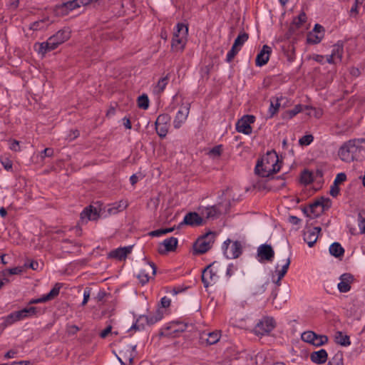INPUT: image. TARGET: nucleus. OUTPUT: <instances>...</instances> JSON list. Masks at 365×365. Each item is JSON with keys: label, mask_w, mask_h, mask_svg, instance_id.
Masks as SVG:
<instances>
[{"label": "nucleus", "mask_w": 365, "mask_h": 365, "mask_svg": "<svg viewBox=\"0 0 365 365\" xmlns=\"http://www.w3.org/2000/svg\"><path fill=\"white\" fill-rule=\"evenodd\" d=\"M335 341L336 344L344 346H347L351 344L349 336L343 334L341 331H337L335 334Z\"/></svg>", "instance_id": "2f4dec72"}, {"label": "nucleus", "mask_w": 365, "mask_h": 365, "mask_svg": "<svg viewBox=\"0 0 365 365\" xmlns=\"http://www.w3.org/2000/svg\"><path fill=\"white\" fill-rule=\"evenodd\" d=\"M321 231V227H315L312 230L306 231L304 234V240L309 247H312L318 239V235Z\"/></svg>", "instance_id": "393cba45"}, {"label": "nucleus", "mask_w": 365, "mask_h": 365, "mask_svg": "<svg viewBox=\"0 0 365 365\" xmlns=\"http://www.w3.org/2000/svg\"><path fill=\"white\" fill-rule=\"evenodd\" d=\"M48 26V24H46V20H40L35 22H33L30 25V29L33 31H40L46 29Z\"/></svg>", "instance_id": "e433bc0d"}, {"label": "nucleus", "mask_w": 365, "mask_h": 365, "mask_svg": "<svg viewBox=\"0 0 365 365\" xmlns=\"http://www.w3.org/2000/svg\"><path fill=\"white\" fill-rule=\"evenodd\" d=\"M339 192V185L333 183V185L331 186L330 189V195L333 197H336L338 195Z\"/></svg>", "instance_id": "680f3d73"}, {"label": "nucleus", "mask_w": 365, "mask_h": 365, "mask_svg": "<svg viewBox=\"0 0 365 365\" xmlns=\"http://www.w3.org/2000/svg\"><path fill=\"white\" fill-rule=\"evenodd\" d=\"M220 267V263L215 262L204 269L202 281L205 287L215 284L219 280Z\"/></svg>", "instance_id": "423d86ee"}, {"label": "nucleus", "mask_w": 365, "mask_h": 365, "mask_svg": "<svg viewBox=\"0 0 365 365\" xmlns=\"http://www.w3.org/2000/svg\"><path fill=\"white\" fill-rule=\"evenodd\" d=\"M53 154V150L51 148H46L41 153V158L51 157Z\"/></svg>", "instance_id": "338daca9"}, {"label": "nucleus", "mask_w": 365, "mask_h": 365, "mask_svg": "<svg viewBox=\"0 0 365 365\" xmlns=\"http://www.w3.org/2000/svg\"><path fill=\"white\" fill-rule=\"evenodd\" d=\"M358 225H359L361 233H365V217H363V216L361 215H359V220Z\"/></svg>", "instance_id": "bf43d9fd"}, {"label": "nucleus", "mask_w": 365, "mask_h": 365, "mask_svg": "<svg viewBox=\"0 0 365 365\" xmlns=\"http://www.w3.org/2000/svg\"><path fill=\"white\" fill-rule=\"evenodd\" d=\"M111 330H112V327L111 326H108V327H106L104 330H103L101 334H100V336L101 338H106L108 334L111 333V334H113L115 335H117L118 333L117 332H111Z\"/></svg>", "instance_id": "052dcab7"}, {"label": "nucleus", "mask_w": 365, "mask_h": 365, "mask_svg": "<svg viewBox=\"0 0 365 365\" xmlns=\"http://www.w3.org/2000/svg\"><path fill=\"white\" fill-rule=\"evenodd\" d=\"M100 217L98 210L90 205L86 207L81 213V220L82 222H87L89 220H96Z\"/></svg>", "instance_id": "6ab92c4d"}, {"label": "nucleus", "mask_w": 365, "mask_h": 365, "mask_svg": "<svg viewBox=\"0 0 365 365\" xmlns=\"http://www.w3.org/2000/svg\"><path fill=\"white\" fill-rule=\"evenodd\" d=\"M190 110V104L189 103H183L180 105L173 123L175 129H179L186 122Z\"/></svg>", "instance_id": "9d476101"}, {"label": "nucleus", "mask_w": 365, "mask_h": 365, "mask_svg": "<svg viewBox=\"0 0 365 365\" xmlns=\"http://www.w3.org/2000/svg\"><path fill=\"white\" fill-rule=\"evenodd\" d=\"M328 354L325 349H320L317 351H314L310 355V359L312 362L318 364H322L326 362L327 360Z\"/></svg>", "instance_id": "cd10ccee"}, {"label": "nucleus", "mask_w": 365, "mask_h": 365, "mask_svg": "<svg viewBox=\"0 0 365 365\" xmlns=\"http://www.w3.org/2000/svg\"><path fill=\"white\" fill-rule=\"evenodd\" d=\"M343 46L341 44H336L333 46L331 53L326 56V61L329 63H334L341 60Z\"/></svg>", "instance_id": "b1692460"}, {"label": "nucleus", "mask_w": 365, "mask_h": 365, "mask_svg": "<svg viewBox=\"0 0 365 365\" xmlns=\"http://www.w3.org/2000/svg\"><path fill=\"white\" fill-rule=\"evenodd\" d=\"M83 6L81 0H73L62 4V8L69 11Z\"/></svg>", "instance_id": "c9c22d12"}, {"label": "nucleus", "mask_w": 365, "mask_h": 365, "mask_svg": "<svg viewBox=\"0 0 365 365\" xmlns=\"http://www.w3.org/2000/svg\"><path fill=\"white\" fill-rule=\"evenodd\" d=\"M222 153V145H217L212 148L209 153L208 155L210 158H218Z\"/></svg>", "instance_id": "c03bdc74"}, {"label": "nucleus", "mask_w": 365, "mask_h": 365, "mask_svg": "<svg viewBox=\"0 0 365 365\" xmlns=\"http://www.w3.org/2000/svg\"><path fill=\"white\" fill-rule=\"evenodd\" d=\"M301 180L305 184H309L313 180L312 175L307 170H304L301 175Z\"/></svg>", "instance_id": "a18cd8bd"}, {"label": "nucleus", "mask_w": 365, "mask_h": 365, "mask_svg": "<svg viewBox=\"0 0 365 365\" xmlns=\"http://www.w3.org/2000/svg\"><path fill=\"white\" fill-rule=\"evenodd\" d=\"M174 230L173 227L171 228H166V229H159L154 231H152L149 233V235L152 237H160L163 235L168 234L169 232H171Z\"/></svg>", "instance_id": "a19ab883"}, {"label": "nucleus", "mask_w": 365, "mask_h": 365, "mask_svg": "<svg viewBox=\"0 0 365 365\" xmlns=\"http://www.w3.org/2000/svg\"><path fill=\"white\" fill-rule=\"evenodd\" d=\"M274 252L271 245L263 244L258 247L257 258L259 262H271L274 259Z\"/></svg>", "instance_id": "2eb2a0df"}, {"label": "nucleus", "mask_w": 365, "mask_h": 365, "mask_svg": "<svg viewBox=\"0 0 365 365\" xmlns=\"http://www.w3.org/2000/svg\"><path fill=\"white\" fill-rule=\"evenodd\" d=\"M69 13L68 9H64L62 8V4L57 6L55 9V14L57 16H65Z\"/></svg>", "instance_id": "4d7b16f0"}, {"label": "nucleus", "mask_w": 365, "mask_h": 365, "mask_svg": "<svg viewBox=\"0 0 365 365\" xmlns=\"http://www.w3.org/2000/svg\"><path fill=\"white\" fill-rule=\"evenodd\" d=\"M255 116L247 115H244L240 120L236 123V130L239 133H244L245 135H250L252 133L251 124L255 122Z\"/></svg>", "instance_id": "ddd939ff"}, {"label": "nucleus", "mask_w": 365, "mask_h": 365, "mask_svg": "<svg viewBox=\"0 0 365 365\" xmlns=\"http://www.w3.org/2000/svg\"><path fill=\"white\" fill-rule=\"evenodd\" d=\"M248 39V34L242 32L240 33L236 39L234 41L233 46L234 47H237L240 50L241 49L243 44L247 41Z\"/></svg>", "instance_id": "f704fd0d"}, {"label": "nucleus", "mask_w": 365, "mask_h": 365, "mask_svg": "<svg viewBox=\"0 0 365 365\" xmlns=\"http://www.w3.org/2000/svg\"><path fill=\"white\" fill-rule=\"evenodd\" d=\"M163 317V312L160 308L156 309L154 313L148 315H141L136 320L130 329L128 330V332L133 331L140 330L143 329L145 325H153L156 322L160 321Z\"/></svg>", "instance_id": "20e7f679"}, {"label": "nucleus", "mask_w": 365, "mask_h": 365, "mask_svg": "<svg viewBox=\"0 0 365 365\" xmlns=\"http://www.w3.org/2000/svg\"><path fill=\"white\" fill-rule=\"evenodd\" d=\"M339 281L337 284L339 291L341 293H346L351 289V285L354 282V277L349 273H344L339 277Z\"/></svg>", "instance_id": "a211bd4d"}, {"label": "nucleus", "mask_w": 365, "mask_h": 365, "mask_svg": "<svg viewBox=\"0 0 365 365\" xmlns=\"http://www.w3.org/2000/svg\"><path fill=\"white\" fill-rule=\"evenodd\" d=\"M276 326V322L272 317H263L255 327L253 332L257 336H264L272 331Z\"/></svg>", "instance_id": "0eeeda50"}, {"label": "nucleus", "mask_w": 365, "mask_h": 365, "mask_svg": "<svg viewBox=\"0 0 365 365\" xmlns=\"http://www.w3.org/2000/svg\"><path fill=\"white\" fill-rule=\"evenodd\" d=\"M359 4V0H355L354 5L351 6L350 9L351 15H356L358 14V5Z\"/></svg>", "instance_id": "69168bd1"}, {"label": "nucleus", "mask_w": 365, "mask_h": 365, "mask_svg": "<svg viewBox=\"0 0 365 365\" xmlns=\"http://www.w3.org/2000/svg\"><path fill=\"white\" fill-rule=\"evenodd\" d=\"M289 264H290V258L289 257H287V259H285L284 260V264L282 265L281 269H278L279 265L277 264L275 272H276V274L277 275V280H275L274 277L273 276L274 282H275L278 285L279 284V282L281 281V279L284 277V275L287 272Z\"/></svg>", "instance_id": "a878e982"}, {"label": "nucleus", "mask_w": 365, "mask_h": 365, "mask_svg": "<svg viewBox=\"0 0 365 365\" xmlns=\"http://www.w3.org/2000/svg\"><path fill=\"white\" fill-rule=\"evenodd\" d=\"M344 252V248L338 242H334L329 247V253L335 257H341Z\"/></svg>", "instance_id": "473e14b6"}, {"label": "nucleus", "mask_w": 365, "mask_h": 365, "mask_svg": "<svg viewBox=\"0 0 365 365\" xmlns=\"http://www.w3.org/2000/svg\"><path fill=\"white\" fill-rule=\"evenodd\" d=\"M171 300L168 297H163L160 299V304L162 308H167L170 305Z\"/></svg>", "instance_id": "e2e57ef3"}, {"label": "nucleus", "mask_w": 365, "mask_h": 365, "mask_svg": "<svg viewBox=\"0 0 365 365\" xmlns=\"http://www.w3.org/2000/svg\"><path fill=\"white\" fill-rule=\"evenodd\" d=\"M131 246L118 248L111 252L110 256L119 260H122L125 259L127 255L131 252Z\"/></svg>", "instance_id": "c85d7f7f"}, {"label": "nucleus", "mask_w": 365, "mask_h": 365, "mask_svg": "<svg viewBox=\"0 0 365 365\" xmlns=\"http://www.w3.org/2000/svg\"><path fill=\"white\" fill-rule=\"evenodd\" d=\"M282 98H273L270 100V106L268 110L269 117H273L279 110L281 106L280 101Z\"/></svg>", "instance_id": "7c9ffc66"}, {"label": "nucleus", "mask_w": 365, "mask_h": 365, "mask_svg": "<svg viewBox=\"0 0 365 365\" xmlns=\"http://www.w3.org/2000/svg\"><path fill=\"white\" fill-rule=\"evenodd\" d=\"M1 163L6 170H10L12 168V162L8 158H1Z\"/></svg>", "instance_id": "5fc2aeb1"}, {"label": "nucleus", "mask_w": 365, "mask_h": 365, "mask_svg": "<svg viewBox=\"0 0 365 365\" xmlns=\"http://www.w3.org/2000/svg\"><path fill=\"white\" fill-rule=\"evenodd\" d=\"M328 365H342V358L340 354H336L331 361H329Z\"/></svg>", "instance_id": "603ef678"}, {"label": "nucleus", "mask_w": 365, "mask_h": 365, "mask_svg": "<svg viewBox=\"0 0 365 365\" xmlns=\"http://www.w3.org/2000/svg\"><path fill=\"white\" fill-rule=\"evenodd\" d=\"M178 239L173 237L165 239L159 246L158 252L160 254H165L173 251L178 245Z\"/></svg>", "instance_id": "412c9836"}, {"label": "nucleus", "mask_w": 365, "mask_h": 365, "mask_svg": "<svg viewBox=\"0 0 365 365\" xmlns=\"http://www.w3.org/2000/svg\"><path fill=\"white\" fill-rule=\"evenodd\" d=\"M170 116L168 114L160 115L155 121V130L160 138H165L170 127Z\"/></svg>", "instance_id": "f8f14e48"}, {"label": "nucleus", "mask_w": 365, "mask_h": 365, "mask_svg": "<svg viewBox=\"0 0 365 365\" xmlns=\"http://www.w3.org/2000/svg\"><path fill=\"white\" fill-rule=\"evenodd\" d=\"M24 268L29 267L33 270H38L40 268V264L38 262L32 261L30 263H25Z\"/></svg>", "instance_id": "13d9d810"}, {"label": "nucleus", "mask_w": 365, "mask_h": 365, "mask_svg": "<svg viewBox=\"0 0 365 365\" xmlns=\"http://www.w3.org/2000/svg\"><path fill=\"white\" fill-rule=\"evenodd\" d=\"M280 169L279 158L275 151H268L255 166L257 174L263 178L269 177Z\"/></svg>", "instance_id": "f257e3e1"}, {"label": "nucleus", "mask_w": 365, "mask_h": 365, "mask_svg": "<svg viewBox=\"0 0 365 365\" xmlns=\"http://www.w3.org/2000/svg\"><path fill=\"white\" fill-rule=\"evenodd\" d=\"M70 36L71 30L69 28H64L49 37L46 41L36 43L35 46H38V52L43 55L56 49L59 45L67 41Z\"/></svg>", "instance_id": "f03ea898"}, {"label": "nucleus", "mask_w": 365, "mask_h": 365, "mask_svg": "<svg viewBox=\"0 0 365 365\" xmlns=\"http://www.w3.org/2000/svg\"><path fill=\"white\" fill-rule=\"evenodd\" d=\"M168 77L160 78L154 88V92L159 93L163 91L168 84Z\"/></svg>", "instance_id": "58836bf2"}, {"label": "nucleus", "mask_w": 365, "mask_h": 365, "mask_svg": "<svg viewBox=\"0 0 365 365\" xmlns=\"http://www.w3.org/2000/svg\"><path fill=\"white\" fill-rule=\"evenodd\" d=\"M205 336H206V341H207V344L210 345H212V344H215L220 340V334L219 331H215L213 332L204 334L202 337L204 338Z\"/></svg>", "instance_id": "72a5a7b5"}, {"label": "nucleus", "mask_w": 365, "mask_h": 365, "mask_svg": "<svg viewBox=\"0 0 365 365\" xmlns=\"http://www.w3.org/2000/svg\"><path fill=\"white\" fill-rule=\"evenodd\" d=\"M91 293V289L89 287H86L83 290V299L82 302V305L84 306L88 302Z\"/></svg>", "instance_id": "864d4df0"}, {"label": "nucleus", "mask_w": 365, "mask_h": 365, "mask_svg": "<svg viewBox=\"0 0 365 365\" xmlns=\"http://www.w3.org/2000/svg\"><path fill=\"white\" fill-rule=\"evenodd\" d=\"M120 354L123 356V357L129 361L130 364H133V359L135 357L136 352V345H128L126 347L120 351Z\"/></svg>", "instance_id": "bb28decb"}, {"label": "nucleus", "mask_w": 365, "mask_h": 365, "mask_svg": "<svg viewBox=\"0 0 365 365\" xmlns=\"http://www.w3.org/2000/svg\"><path fill=\"white\" fill-rule=\"evenodd\" d=\"M240 51V50L237 48V47H234V46L232 45L231 49L227 53L226 61L228 63L231 62L234 57Z\"/></svg>", "instance_id": "37998d69"}, {"label": "nucleus", "mask_w": 365, "mask_h": 365, "mask_svg": "<svg viewBox=\"0 0 365 365\" xmlns=\"http://www.w3.org/2000/svg\"><path fill=\"white\" fill-rule=\"evenodd\" d=\"M302 339L315 346L324 345L328 341V338L325 335H317L312 331H307L302 334Z\"/></svg>", "instance_id": "9b49d317"}, {"label": "nucleus", "mask_w": 365, "mask_h": 365, "mask_svg": "<svg viewBox=\"0 0 365 365\" xmlns=\"http://www.w3.org/2000/svg\"><path fill=\"white\" fill-rule=\"evenodd\" d=\"M346 179V175L344 173H338L334 180V184L339 185L344 182Z\"/></svg>", "instance_id": "6e6d98bb"}, {"label": "nucleus", "mask_w": 365, "mask_h": 365, "mask_svg": "<svg viewBox=\"0 0 365 365\" xmlns=\"http://www.w3.org/2000/svg\"><path fill=\"white\" fill-rule=\"evenodd\" d=\"M16 322H19V319L17 318V316H16L15 312L9 314L5 318V320H4L6 325H11L12 324H14Z\"/></svg>", "instance_id": "de8ad7c7"}, {"label": "nucleus", "mask_w": 365, "mask_h": 365, "mask_svg": "<svg viewBox=\"0 0 365 365\" xmlns=\"http://www.w3.org/2000/svg\"><path fill=\"white\" fill-rule=\"evenodd\" d=\"M363 140V139H352L344 143L338 151L339 158L346 163H350L356 159L362 148L361 143Z\"/></svg>", "instance_id": "7ed1b4c3"}, {"label": "nucleus", "mask_w": 365, "mask_h": 365, "mask_svg": "<svg viewBox=\"0 0 365 365\" xmlns=\"http://www.w3.org/2000/svg\"><path fill=\"white\" fill-rule=\"evenodd\" d=\"M303 108L308 109L309 106H302V105L298 104L295 106V107L293 109L287 110L286 112V115L288 116L289 118H292L297 114L302 111Z\"/></svg>", "instance_id": "4c0bfd02"}, {"label": "nucleus", "mask_w": 365, "mask_h": 365, "mask_svg": "<svg viewBox=\"0 0 365 365\" xmlns=\"http://www.w3.org/2000/svg\"><path fill=\"white\" fill-rule=\"evenodd\" d=\"M313 140L314 138L312 135H306L299 140V143L302 145H308L313 141Z\"/></svg>", "instance_id": "09e8293b"}, {"label": "nucleus", "mask_w": 365, "mask_h": 365, "mask_svg": "<svg viewBox=\"0 0 365 365\" xmlns=\"http://www.w3.org/2000/svg\"><path fill=\"white\" fill-rule=\"evenodd\" d=\"M9 148L12 151L19 152L21 150L19 141L16 140H9Z\"/></svg>", "instance_id": "49530a36"}, {"label": "nucleus", "mask_w": 365, "mask_h": 365, "mask_svg": "<svg viewBox=\"0 0 365 365\" xmlns=\"http://www.w3.org/2000/svg\"><path fill=\"white\" fill-rule=\"evenodd\" d=\"M188 34V28L186 25L179 23L176 25V30L174 32L172 48L175 51H181L184 49Z\"/></svg>", "instance_id": "39448f33"}, {"label": "nucleus", "mask_w": 365, "mask_h": 365, "mask_svg": "<svg viewBox=\"0 0 365 365\" xmlns=\"http://www.w3.org/2000/svg\"><path fill=\"white\" fill-rule=\"evenodd\" d=\"M21 312H23L24 315L25 316V319H26L30 316L34 315L36 312V309L34 307L24 308L21 309Z\"/></svg>", "instance_id": "3c124183"}, {"label": "nucleus", "mask_w": 365, "mask_h": 365, "mask_svg": "<svg viewBox=\"0 0 365 365\" xmlns=\"http://www.w3.org/2000/svg\"><path fill=\"white\" fill-rule=\"evenodd\" d=\"M307 20L306 14L302 12L301 13L297 18L294 19V24H295L297 26H300L303 23H304Z\"/></svg>", "instance_id": "8fccbe9b"}, {"label": "nucleus", "mask_w": 365, "mask_h": 365, "mask_svg": "<svg viewBox=\"0 0 365 365\" xmlns=\"http://www.w3.org/2000/svg\"><path fill=\"white\" fill-rule=\"evenodd\" d=\"M182 224L190 226H199L203 224V218L201 217L198 212H189L184 217Z\"/></svg>", "instance_id": "5701e85b"}, {"label": "nucleus", "mask_w": 365, "mask_h": 365, "mask_svg": "<svg viewBox=\"0 0 365 365\" xmlns=\"http://www.w3.org/2000/svg\"><path fill=\"white\" fill-rule=\"evenodd\" d=\"M222 249L227 259L237 258L242 253V245L238 241L232 242L230 240H227L224 242Z\"/></svg>", "instance_id": "6e6552de"}, {"label": "nucleus", "mask_w": 365, "mask_h": 365, "mask_svg": "<svg viewBox=\"0 0 365 365\" xmlns=\"http://www.w3.org/2000/svg\"><path fill=\"white\" fill-rule=\"evenodd\" d=\"M78 330V327L76 325H68L67 327V331L69 334H75Z\"/></svg>", "instance_id": "774afa93"}, {"label": "nucleus", "mask_w": 365, "mask_h": 365, "mask_svg": "<svg viewBox=\"0 0 365 365\" xmlns=\"http://www.w3.org/2000/svg\"><path fill=\"white\" fill-rule=\"evenodd\" d=\"M24 270V267H16L14 268H10L4 270L3 272L4 276H6L7 274H20Z\"/></svg>", "instance_id": "79ce46f5"}, {"label": "nucleus", "mask_w": 365, "mask_h": 365, "mask_svg": "<svg viewBox=\"0 0 365 365\" xmlns=\"http://www.w3.org/2000/svg\"><path fill=\"white\" fill-rule=\"evenodd\" d=\"M156 268L153 263H147L145 264L138 274L137 277L142 284H146L152 276L155 274Z\"/></svg>", "instance_id": "4468645a"}, {"label": "nucleus", "mask_w": 365, "mask_h": 365, "mask_svg": "<svg viewBox=\"0 0 365 365\" xmlns=\"http://www.w3.org/2000/svg\"><path fill=\"white\" fill-rule=\"evenodd\" d=\"M61 287V284H56L55 286L51 289V290L46 294H43L39 298L33 299L29 302L30 304H39V303H44L48 301H50L53 299H54L56 296L58 295L60 289Z\"/></svg>", "instance_id": "f3484780"}, {"label": "nucleus", "mask_w": 365, "mask_h": 365, "mask_svg": "<svg viewBox=\"0 0 365 365\" xmlns=\"http://www.w3.org/2000/svg\"><path fill=\"white\" fill-rule=\"evenodd\" d=\"M324 36V27L317 24L314 29L308 34L307 41L309 43L317 44L322 40Z\"/></svg>", "instance_id": "dca6fc26"}, {"label": "nucleus", "mask_w": 365, "mask_h": 365, "mask_svg": "<svg viewBox=\"0 0 365 365\" xmlns=\"http://www.w3.org/2000/svg\"><path fill=\"white\" fill-rule=\"evenodd\" d=\"M128 207V202L125 200H120L112 204L108 209L110 215H115L120 212L123 211Z\"/></svg>", "instance_id": "c756f323"}, {"label": "nucleus", "mask_w": 365, "mask_h": 365, "mask_svg": "<svg viewBox=\"0 0 365 365\" xmlns=\"http://www.w3.org/2000/svg\"><path fill=\"white\" fill-rule=\"evenodd\" d=\"M214 237V234L210 232L199 238L194 245L195 252L197 254H202L210 250L212 247Z\"/></svg>", "instance_id": "1a4fd4ad"}, {"label": "nucleus", "mask_w": 365, "mask_h": 365, "mask_svg": "<svg viewBox=\"0 0 365 365\" xmlns=\"http://www.w3.org/2000/svg\"><path fill=\"white\" fill-rule=\"evenodd\" d=\"M271 52V48L267 45H264L262 50L257 55L255 60L256 65L260 67L265 65L269 59Z\"/></svg>", "instance_id": "4be33fe9"}, {"label": "nucleus", "mask_w": 365, "mask_h": 365, "mask_svg": "<svg viewBox=\"0 0 365 365\" xmlns=\"http://www.w3.org/2000/svg\"><path fill=\"white\" fill-rule=\"evenodd\" d=\"M199 213L203 218V223L206 220H214L220 214L216 206L203 207L199 209Z\"/></svg>", "instance_id": "aec40b11"}, {"label": "nucleus", "mask_w": 365, "mask_h": 365, "mask_svg": "<svg viewBox=\"0 0 365 365\" xmlns=\"http://www.w3.org/2000/svg\"><path fill=\"white\" fill-rule=\"evenodd\" d=\"M138 106L139 108L146 110L149 107V99L146 95L140 96L138 98Z\"/></svg>", "instance_id": "ea45409f"}, {"label": "nucleus", "mask_w": 365, "mask_h": 365, "mask_svg": "<svg viewBox=\"0 0 365 365\" xmlns=\"http://www.w3.org/2000/svg\"><path fill=\"white\" fill-rule=\"evenodd\" d=\"M236 269L232 264H230L226 270V276L230 278L235 272Z\"/></svg>", "instance_id": "0e129e2a"}]
</instances>
